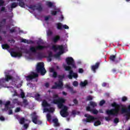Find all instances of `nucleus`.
<instances>
[{
	"label": "nucleus",
	"mask_w": 130,
	"mask_h": 130,
	"mask_svg": "<svg viewBox=\"0 0 130 130\" xmlns=\"http://www.w3.org/2000/svg\"><path fill=\"white\" fill-rule=\"evenodd\" d=\"M25 118L22 117V118H20V119L19 120V123L20 124H24V123H25Z\"/></svg>",
	"instance_id": "nucleus-33"
},
{
	"label": "nucleus",
	"mask_w": 130,
	"mask_h": 130,
	"mask_svg": "<svg viewBox=\"0 0 130 130\" xmlns=\"http://www.w3.org/2000/svg\"><path fill=\"white\" fill-rule=\"evenodd\" d=\"M3 49H10V46L8 44H4L2 45Z\"/></svg>",
	"instance_id": "nucleus-25"
},
{
	"label": "nucleus",
	"mask_w": 130,
	"mask_h": 130,
	"mask_svg": "<svg viewBox=\"0 0 130 130\" xmlns=\"http://www.w3.org/2000/svg\"><path fill=\"white\" fill-rule=\"evenodd\" d=\"M6 11V7H2L1 9V12H5Z\"/></svg>",
	"instance_id": "nucleus-59"
},
{
	"label": "nucleus",
	"mask_w": 130,
	"mask_h": 130,
	"mask_svg": "<svg viewBox=\"0 0 130 130\" xmlns=\"http://www.w3.org/2000/svg\"><path fill=\"white\" fill-rule=\"evenodd\" d=\"M51 14L52 16H55L57 14V11H51Z\"/></svg>",
	"instance_id": "nucleus-43"
},
{
	"label": "nucleus",
	"mask_w": 130,
	"mask_h": 130,
	"mask_svg": "<svg viewBox=\"0 0 130 130\" xmlns=\"http://www.w3.org/2000/svg\"><path fill=\"white\" fill-rule=\"evenodd\" d=\"M116 58V55H112L110 56V60H111V61H114L115 63V64H116L117 63H118V62H119V60H121V58H120V57H118V60H115Z\"/></svg>",
	"instance_id": "nucleus-10"
},
{
	"label": "nucleus",
	"mask_w": 130,
	"mask_h": 130,
	"mask_svg": "<svg viewBox=\"0 0 130 130\" xmlns=\"http://www.w3.org/2000/svg\"><path fill=\"white\" fill-rule=\"evenodd\" d=\"M64 69H65V71L69 72V75H68L69 79L72 80L73 78H74V79H77V78H78V74L74 73V71L72 70V67H71V66H64Z\"/></svg>",
	"instance_id": "nucleus-6"
},
{
	"label": "nucleus",
	"mask_w": 130,
	"mask_h": 130,
	"mask_svg": "<svg viewBox=\"0 0 130 130\" xmlns=\"http://www.w3.org/2000/svg\"><path fill=\"white\" fill-rule=\"evenodd\" d=\"M46 6L49 8H52L53 7V4L52 2H48L46 3Z\"/></svg>",
	"instance_id": "nucleus-32"
},
{
	"label": "nucleus",
	"mask_w": 130,
	"mask_h": 130,
	"mask_svg": "<svg viewBox=\"0 0 130 130\" xmlns=\"http://www.w3.org/2000/svg\"><path fill=\"white\" fill-rule=\"evenodd\" d=\"M114 123H118L119 122V119L118 118H115L114 119Z\"/></svg>",
	"instance_id": "nucleus-44"
},
{
	"label": "nucleus",
	"mask_w": 130,
	"mask_h": 130,
	"mask_svg": "<svg viewBox=\"0 0 130 130\" xmlns=\"http://www.w3.org/2000/svg\"><path fill=\"white\" fill-rule=\"evenodd\" d=\"M38 116L32 117V121L35 124H41V123H42V121H38Z\"/></svg>",
	"instance_id": "nucleus-14"
},
{
	"label": "nucleus",
	"mask_w": 130,
	"mask_h": 130,
	"mask_svg": "<svg viewBox=\"0 0 130 130\" xmlns=\"http://www.w3.org/2000/svg\"><path fill=\"white\" fill-rule=\"evenodd\" d=\"M45 48V46L40 45H38L36 47L31 46L29 50H25V53L27 54H30V53H37V50H43Z\"/></svg>",
	"instance_id": "nucleus-4"
},
{
	"label": "nucleus",
	"mask_w": 130,
	"mask_h": 130,
	"mask_svg": "<svg viewBox=\"0 0 130 130\" xmlns=\"http://www.w3.org/2000/svg\"><path fill=\"white\" fill-rule=\"evenodd\" d=\"M92 109H91V107H90L89 106H87L86 107V111H90V112H91Z\"/></svg>",
	"instance_id": "nucleus-50"
},
{
	"label": "nucleus",
	"mask_w": 130,
	"mask_h": 130,
	"mask_svg": "<svg viewBox=\"0 0 130 130\" xmlns=\"http://www.w3.org/2000/svg\"><path fill=\"white\" fill-rule=\"evenodd\" d=\"M84 116L85 117H86V119H83L84 122L92 123V122H94L95 120H98V118L95 117L89 114H86Z\"/></svg>",
	"instance_id": "nucleus-8"
},
{
	"label": "nucleus",
	"mask_w": 130,
	"mask_h": 130,
	"mask_svg": "<svg viewBox=\"0 0 130 130\" xmlns=\"http://www.w3.org/2000/svg\"><path fill=\"white\" fill-rule=\"evenodd\" d=\"M6 23H7L6 19H3L1 21H0V32L2 31L3 26L6 25Z\"/></svg>",
	"instance_id": "nucleus-16"
},
{
	"label": "nucleus",
	"mask_w": 130,
	"mask_h": 130,
	"mask_svg": "<svg viewBox=\"0 0 130 130\" xmlns=\"http://www.w3.org/2000/svg\"><path fill=\"white\" fill-rule=\"evenodd\" d=\"M10 33H14L15 32H16V29H15L14 28H13L10 29Z\"/></svg>",
	"instance_id": "nucleus-54"
},
{
	"label": "nucleus",
	"mask_w": 130,
	"mask_h": 130,
	"mask_svg": "<svg viewBox=\"0 0 130 130\" xmlns=\"http://www.w3.org/2000/svg\"><path fill=\"white\" fill-rule=\"evenodd\" d=\"M5 118L4 117V116H0V120H1V121H4L5 120Z\"/></svg>",
	"instance_id": "nucleus-58"
},
{
	"label": "nucleus",
	"mask_w": 130,
	"mask_h": 130,
	"mask_svg": "<svg viewBox=\"0 0 130 130\" xmlns=\"http://www.w3.org/2000/svg\"><path fill=\"white\" fill-rule=\"evenodd\" d=\"M11 56H13V57H20L22 56V53L16 51H12L11 52Z\"/></svg>",
	"instance_id": "nucleus-13"
},
{
	"label": "nucleus",
	"mask_w": 130,
	"mask_h": 130,
	"mask_svg": "<svg viewBox=\"0 0 130 130\" xmlns=\"http://www.w3.org/2000/svg\"><path fill=\"white\" fill-rule=\"evenodd\" d=\"M57 28L58 30H62V24L61 23H57Z\"/></svg>",
	"instance_id": "nucleus-31"
},
{
	"label": "nucleus",
	"mask_w": 130,
	"mask_h": 130,
	"mask_svg": "<svg viewBox=\"0 0 130 130\" xmlns=\"http://www.w3.org/2000/svg\"><path fill=\"white\" fill-rule=\"evenodd\" d=\"M42 105L43 107H50L51 106L50 104H48V103H47V101H46V100H44L43 101Z\"/></svg>",
	"instance_id": "nucleus-21"
},
{
	"label": "nucleus",
	"mask_w": 130,
	"mask_h": 130,
	"mask_svg": "<svg viewBox=\"0 0 130 130\" xmlns=\"http://www.w3.org/2000/svg\"><path fill=\"white\" fill-rule=\"evenodd\" d=\"M47 118L48 121H50V120H51V115H50V114H48L47 115Z\"/></svg>",
	"instance_id": "nucleus-40"
},
{
	"label": "nucleus",
	"mask_w": 130,
	"mask_h": 130,
	"mask_svg": "<svg viewBox=\"0 0 130 130\" xmlns=\"http://www.w3.org/2000/svg\"><path fill=\"white\" fill-rule=\"evenodd\" d=\"M17 6L18 5L17 4V3H16L15 2H14L11 4V8L12 9H14L15 8H17Z\"/></svg>",
	"instance_id": "nucleus-35"
},
{
	"label": "nucleus",
	"mask_w": 130,
	"mask_h": 130,
	"mask_svg": "<svg viewBox=\"0 0 130 130\" xmlns=\"http://www.w3.org/2000/svg\"><path fill=\"white\" fill-rule=\"evenodd\" d=\"M79 73L82 74V73H84V70L82 68H80L79 69Z\"/></svg>",
	"instance_id": "nucleus-61"
},
{
	"label": "nucleus",
	"mask_w": 130,
	"mask_h": 130,
	"mask_svg": "<svg viewBox=\"0 0 130 130\" xmlns=\"http://www.w3.org/2000/svg\"><path fill=\"white\" fill-rule=\"evenodd\" d=\"M90 103V105L91 107H93V108L94 107H96V106H97V104L93 101H90L89 102Z\"/></svg>",
	"instance_id": "nucleus-27"
},
{
	"label": "nucleus",
	"mask_w": 130,
	"mask_h": 130,
	"mask_svg": "<svg viewBox=\"0 0 130 130\" xmlns=\"http://www.w3.org/2000/svg\"><path fill=\"white\" fill-rule=\"evenodd\" d=\"M86 100L87 101H91V100H93V98L91 95H88L87 96Z\"/></svg>",
	"instance_id": "nucleus-39"
},
{
	"label": "nucleus",
	"mask_w": 130,
	"mask_h": 130,
	"mask_svg": "<svg viewBox=\"0 0 130 130\" xmlns=\"http://www.w3.org/2000/svg\"><path fill=\"white\" fill-rule=\"evenodd\" d=\"M58 119L57 118H54L53 119V122L54 123H55L56 122H58Z\"/></svg>",
	"instance_id": "nucleus-56"
},
{
	"label": "nucleus",
	"mask_w": 130,
	"mask_h": 130,
	"mask_svg": "<svg viewBox=\"0 0 130 130\" xmlns=\"http://www.w3.org/2000/svg\"><path fill=\"white\" fill-rule=\"evenodd\" d=\"M127 101V98H126V96H123L122 98V102H125V101Z\"/></svg>",
	"instance_id": "nucleus-48"
},
{
	"label": "nucleus",
	"mask_w": 130,
	"mask_h": 130,
	"mask_svg": "<svg viewBox=\"0 0 130 130\" xmlns=\"http://www.w3.org/2000/svg\"><path fill=\"white\" fill-rule=\"evenodd\" d=\"M99 66H100V62H98L95 63L94 65H92L91 66V71H92L93 73H96V70H98V69L99 68Z\"/></svg>",
	"instance_id": "nucleus-12"
},
{
	"label": "nucleus",
	"mask_w": 130,
	"mask_h": 130,
	"mask_svg": "<svg viewBox=\"0 0 130 130\" xmlns=\"http://www.w3.org/2000/svg\"><path fill=\"white\" fill-rule=\"evenodd\" d=\"M73 85L74 87H78V86H79V82L77 81H75L73 82Z\"/></svg>",
	"instance_id": "nucleus-37"
},
{
	"label": "nucleus",
	"mask_w": 130,
	"mask_h": 130,
	"mask_svg": "<svg viewBox=\"0 0 130 130\" xmlns=\"http://www.w3.org/2000/svg\"><path fill=\"white\" fill-rule=\"evenodd\" d=\"M20 111H21V108L20 107H17L15 110V112H20Z\"/></svg>",
	"instance_id": "nucleus-49"
},
{
	"label": "nucleus",
	"mask_w": 130,
	"mask_h": 130,
	"mask_svg": "<svg viewBox=\"0 0 130 130\" xmlns=\"http://www.w3.org/2000/svg\"><path fill=\"white\" fill-rule=\"evenodd\" d=\"M8 114H9V115H11V114H13V110L10 109V110H9Z\"/></svg>",
	"instance_id": "nucleus-57"
},
{
	"label": "nucleus",
	"mask_w": 130,
	"mask_h": 130,
	"mask_svg": "<svg viewBox=\"0 0 130 130\" xmlns=\"http://www.w3.org/2000/svg\"><path fill=\"white\" fill-rule=\"evenodd\" d=\"M66 63L70 67L71 66V68L72 69H77V66L76 65V63L75 62V60L72 57H68L66 59Z\"/></svg>",
	"instance_id": "nucleus-7"
},
{
	"label": "nucleus",
	"mask_w": 130,
	"mask_h": 130,
	"mask_svg": "<svg viewBox=\"0 0 130 130\" xmlns=\"http://www.w3.org/2000/svg\"><path fill=\"white\" fill-rule=\"evenodd\" d=\"M21 42H22L23 43H27V44H34V42H33V41H32V40L28 41V40H27L25 39H22L21 40Z\"/></svg>",
	"instance_id": "nucleus-19"
},
{
	"label": "nucleus",
	"mask_w": 130,
	"mask_h": 130,
	"mask_svg": "<svg viewBox=\"0 0 130 130\" xmlns=\"http://www.w3.org/2000/svg\"><path fill=\"white\" fill-rule=\"evenodd\" d=\"M53 77L54 78V79H56L57 77V73L56 72H53Z\"/></svg>",
	"instance_id": "nucleus-45"
},
{
	"label": "nucleus",
	"mask_w": 130,
	"mask_h": 130,
	"mask_svg": "<svg viewBox=\"0 0 130 130\" xmlns=\"http://www.w3.org/2000/svg\"><path fill=\"white\" fill-rule=\"evenodd\" d=\"M5 80L6 82H9L10 80H13V76L10 75H6L5 76Z\"/></svg>",
	"instance_id": "nucleus-20"
},
{
	"label": "nucleus",
	"mask_w": 130,
	"mask_h": 130,
	"mask_svg": "<svg viewBox=\"0 0 130 130\" xmlns=\"http://www.w3.org/2000/svg\"><path fill=\"white\" fill-rule=\"evenodd\" d=\"M5 5V1L4 0H0V7H3Z\"/></svg>",
	"instance_id": "nucleus-46"
},
{
	"label": "nucleus",
	"mask_w": 130,
	"mask_h": 130,
	"mask_svg": "<svg viewBox=\"0 0 130 130\" xmlns=\"http://www.w3.org/2000/svg\"><path fill=\"white\" fill-rule=\"evenodd\" d=\"M36 100H40V94H37L36 95Z\"/></svg>",
	"instance_id": "nucleus-52"
},
{
	"label": "nucleus",
	"mask_w": 130,
	"mask_h": 130,
	"mask_svg": "<svg viewBox=\"0 0 130 130\" xmlns=\"http://www.w3.org/2000/svg\"><path fill=\"white\" fill-rule=\"evenodd\" d=\"M63 53V51H60L55 55H54V57H55L56 58H58V57H60V54H62Z\"/></svg>",
	"instance_id": "nucleus-23"
},
{
	"label": "nucleus",
	"mask_w": 130,
	"mask_h": 130,
	"mask_svg": "<svg viewBox=\"0 0 130 130\" xmlns=\"http://www.w3.org/2000/svg\"><path fill=\"white\" fill-rule=\"evenodd\" d=\"M65 88H66L67 89H68V90H70L72 94H75L77 93V91L76 90H74V88H73V87H71L70 85L68 84L65 85Z\"/></svg>",
	"instance_id": "nucleus-15"
},
{
	"label": "nucleus",
	"mask_w": 130,
	"mask_h": 130,
	"mask_svg": "<svg viewBox=\"0 0 130 130\" xmlns=\"http://www.w3.org/2000/svg\"><path fill=\"white\" fill-rule=\"evenodd\" d=\"M47 34L48 36H51V35H52V31L50 30H49L47 31Z\"/></svg>",
	"instance_id": "nucleus-47"
},
{
	"label": "nucleus",
	"mask_w": 130,
	"mask_h": 130,
	"mask_svg": "<svg viewBox=\"0 0 130 130\" xmlns=\"http://www.w3.org/2000/svg\"><path fill=\"white\" fill-rule=\"evenodd\" d=\"M59 40H60V37L58 35L55 36L52 39V41H53L54 43H56Z\"/></svg>",
	"instance_id": "nucleus-18"
},
{
	"label": "nucleus",
	"mask_w": 130,
	"mask_h": 130,
	"mask_svg": "<svg viewBox=\"0 0 130 130\" xmlns=\"http://www.w3.org/2000/svg\"><path fill=\"white\" fill-rule=\"evenodd\" d=\"M93 124L94 126H98V125H101V121H100V120L95 121H94Z\"/></svg>",
	"instance_id": "nucleus-28"
},
{
	"label": "nucleus",
	"mask_w": 130,
	"mask_h": 130,
	"mask_svg": "<svg viewBox=\"0 0 130 130\" xmlns=\"http://www.w3.org/2000/svg\"><path fill=\"white\" fill-rule=\"evenodd\" d=\"M8 42H10V43H15V40L12 39L11 40H8Z\"/></svg>",
	"instance_id": "nucleus-55"
},
{
	"label": "nucleus",
	"mask_w": 130,
	"mask_h": 130,
	"mask_svg": "<svg viewBox=\"0 0 130 130\" xmlns=\"http://www.w3.org/2000/svg\"><path fill=\"white\" fill-rule=\"evenodd\" d=\"M91 112L93 114H98V113L99 112V111H98V110H97L96 109H92L91 110Z\"/></svg>",
	"instance_id": "nucleus-36"
},
{
	"label": "nucleus",
	"mask_w": 130,
	"mask_h": 130,
	"mask_svg": "<svg viewBox=\"0 0 130 130\" xmlns=\"http://www.w3.org/2000/svg\"><path fill=\"white\" fill-rule=\"evenodd\" d=\"M23 102L24 104H26V105L28 104V101H27L26 99H24Z\"/></svg>",
	"instance_id": "nucleus-60"
},
{
	"label": "nucleus",
	"mask_w": 130,
	"mask_h": 130,
	"mask_svg": "<svg viewBox=\"0 0 130 130\" xmlns=\"http://www.w3.org/2000/svg\"><path fill=\"white\" fill-rule=\"evenodd\" d=\"M112 107L114 108L108 109L106 111V114L109 116H117L119 114V111H121V113H125V119L127 121L130 118V104L127 108L125 106L122 104H118L116 102H114L111 104Z\"/></svg>",
	"instance_id": "nucleus-1"
},
{
	"label": "nucleus",
	"mask_w": 130,
	"mask_h": 130,
	"mask_svg": "<svg viewBox=\"0 0 130 130\" xmlns=\"http://www.w3.org/2000/svg\"><path fill=\"white\" fill-rule=\"evenodd\" d=\"M80 85L81 87H85V86H87V85H88V81H87V80H85L83 82H81Z\"/></svg>",
	"instance_id": "nucleus-26"
},
{
	"label": "nucleus",
	"mask_w": 130,
	"mask_h": 130,
	"mask_svg": "<svg viewBox=\"0 0 130 130\" xmlns=\"http://www.w3.org/2000/svg\"><path fill=\"white\" fill-rule=\"evenodd\" d=\"M37 58L39 59V60H41L44 56H43V53L42 52H38L36 55Z\"/></svg>",
	"instance_id": "nucleus-17"
},
{
	"label": "nucleus",
	"mask_w": 130,
	"mask_h": 130,
	"mask_svg": "<svg viewBox=\"0 0 130 130\" xmlns=\"http://www.w3.org/2000/svg\"><path fill=\"white\" fill-rule=\"evenodd\" d=\"M37 11H38V12H42V10H43V8L41 6V5H39L38 7L36 8Z\"/></svg>",
	"instance_id": "nucleus-34"
},
{
	"label": "nucleus",
	"mask_w": 130,
	"mask_h": 130,
	"mask_svg": "<svg viewBox=\"0 0 130 130\" xmlns=\"http://www.w3.org/2000/svg\"><path fill=\"white\" fill-rule=\"evenodd\" d=\"M36 72L39 74H41L42 76H44L46 74V70L44 68V62H39L38 63L36 68Z\"/></svg>",
	"instance_id": "nucleus-5"
},
{
	"label": "nucleus",
	"mask_w": 130,
	"mask_h": 130,
	"mask_svg": "<svg viewBox=\"0 0 130 130\" xmlns=\"http://www.w3.org/2000/svg\"><path fill=\"white\" fill-rule=\"evenodd\" d=\"M29 9H30V10H32V11H35V10H36V6L35 5H30L28 6Z\"/></svg>",
	"instance_id": "nucleus-30"
},
{
	"label": "nucleus",
	"mask_w": 130,
	"mask_h": 130,
	"mask_svg": "<svg viewBox=\"0 0 130 130\" xmlns=\"http://www.w3.org/2000/svg\"><path fill=\"white\" fill-rule=\"evenodd\" d=\"M63 28H64V29H69V26L67 25V24H64L63 25Z\"/></svg>",
	"instance_id": "nucleus-63"
},
{
	"label": "nucleus",
	"mask_w": 130,
	"mask_h": 130,
	"mask_svg": "<svg viewBox=\"0 0 130 130\" xmlns=\"http://www.w3.org/2000/svg\"><path fill=\"white\" fill-rule=\"evenodd\" d=\"M10 104H11V102L10 101L6 102V103H5V108L4 109V110H5V111H7L8 109H10V107H9V105H10Z\"/></svg>",
	"instance_id": "nucleus-22"
},
{
	"label": "nucleus",
	"mask_w": 130,
	"mask_h": 130,
	"mask_svg": "<svg viewBox=\"0 0 130 130\" xmlns=\"http://www.w3.org/2000/svg\"><path fill=\"white\" fill-rule=\"evenodd\" d=\"M18 2H19V7H21V8H25V3H24V1H23V0H19L18 1Z\"/></svg>",
	"instance_id": "nucleus-24"
},
{
	"label": "nucleus",
	"mask_w": 130,
	"mask_h": 130,
	"mask_svg": "<svg viewBox=\"0 0 130 130\" xmlns=\"http://www.w3.org/2000/svg\"><path fill=\"white\" fill-rule=\"evenodd\" d=\"M23 126H24V128H25V129H27V128H28V127H29V124L25 123L24 124Z\"/></svg>",
	"instance_id": "nucleus-51"
},
{
	"label": "nucleus",
	"mask_w": 130,
	"mask_h": 130,
	"mask_svg": "<svg viewBox=\"0 0 130 130\" xmlns=\"http://www.w3.org/2000/svg\"><path fill=\"white\" fill-rule=\"evenodd\" d=\"M20 96L22 99H24V98L25 97V93L23 92H21L20 93Z\"/></svg>",
	"instance_id": "nucleus-53"
},
{
	"label": "nucleus",
	"mask_w": 130,
	"mask_h": 130,
	"mask_svg": "<svg viewBox=\"0 0 130 130\" xmlns=\"http://www.w3.org/2000/svg\"><path fill=\"white\" fill-rule=\"evenodd\" d=\"M55 126H59V123L58 122L54 123Z\"/></svg>",
	"instance_id": "nucleus-62"
},
{
	"label": "nucleus",
	"mask_w": 130,
	"mask_h": 130,
	"mask_svg": "<svg viewBox=\"0 0 130 130\" xmlns=\"http://www.w3.org/2000/svg\"><path fill=\"white\" fill-rule=\"evenodd\" d=\"M48 57H51V58L53 57V54L52 53V52L49 51L48 52Z\"/></svg>",
	"instance_id": "nucleus-41"
},
{
	"label": "nucleus",
	"mask_w": 130,
	"mask_h": 130,
	"mask_svg": "<svg viewBox=\"0 0 130 130\" xmlns=\"http://www.w3.org/2000/svg\"><path fill=\"white\" fill-rule=\"evenodd\" d=\"M39 77V75L38 73H36L35 72H32L31 74L25 77V79L26 81H31L33 80V79H36V78H38Z\"/></svg>",
	"instance_id": "nucleus-9"
},
{
	"label": "nucleus",
	"mask_w": 130,
	"mask_h": 130,
	"mask_svg": "<svg viewBox=\"0 0 130 130\" xmlns=\"http://www.w3.org/2000/svg\"><path fill=\"white\" fill-rule=\"evenodd\" d=\"M45 111H49V112H54V108H50V109L46 108L44 109Z\"/></svg>",
	"instance_id": "nucleus-29"
},
{
	"label": "nucleus",
	"mask_w": 130,
	"mask_h": 130,
	"mask_svg": "<svg viewBox=\"0 0 130 130\" xmlns=\"http://www.w3.org/2000/svg\"><path fill=\"white\" fill-rule=\"evenodd\" d=\"M105 100H102L100 102L99 105L100 106H103L104 104H105Z\"/></svg>",
	"instance_id": "nucleus-38"
},
{
	"label": "nucleus",
	"mask_w": 130,
	"mask_h": 130,
	"mask_svg": "<svg viewBox=\"0 0 130 130\" xmlns=\"http://www.w3.org/2000/svg\"><path fill=\"white\" fill-rule=\"evenodd\" d=\"M45 86L46 88H48L49 87V83L48 82L46 83Z\"/></svg>",
	"instance_id": "nucleus-64"
},
{
	"label": "nucleus",
	"mask_w": 130,
	"mask_h": 130,
	"mask_svg": "<svg viewBox=\"0 0 130 130\" xmlns=\"http://www.w3.org/2000/svg\"><path fill=\"white\" fill-rule=\"evenodd\" d=\"M58 81L54 82V85L52 86L51 89H59V90H62L63 89V82H62V80L64 78V75H58Z\"/></svg>",
	"instance_id": "nucleus-3"
},
{
	"label": "nucleus",
	"mask_w": 130,
	"mask_h": 130,
	"mask_svg": "<svg viewBox=\"0 0 130 130\" xmlns=\"http://www.w3.org/2000/svg\"><path fill=\"white\" fill-rule=\"evenodd\" d=\"M52 49L55 51L56 50H59L60 51H63V46L62 45H58L57 47L55 45H53L52 47Z\"/></svg>",
	"instance_id": "nucleus-11"
},
{
	"label": "nucleus",
	"mask_w": 130,
	"mask_h": 130,
	"mask_svg": "<svg viewBox=\"0 0 130 130\" xmlns=\"http://www.w3.org/2000/svg\"><path fill=\"white\" fill-rule=\"evenodd\" d=\"M54 104H57L58 108L61 109L60 111V114L62 117H67L69 115L68 112V107L63 105V103H66V100L63 98H59L58 99L53 100Z\"/></svg>",
	"instance_id": "nucleus-2"
},
{
	"label": "nucleus",
	"mask_w": 130,
	"mask_h": 130,
	"mask_svg": "<svg viewBox=\"0 0 130 130\" xmlns=\"http://www.w3.org/2000/svg\"><path fill=\"white\" fill-rule=\"evenodd\" d=\"M73 102L75 105H78V104H79V102L78 101V100H77L76 99H74Z\"/></svg>",
	"instance_id": "nucleus-42"
}]
</instances>
